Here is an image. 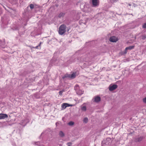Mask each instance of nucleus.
I'll use <instances>...</instances> for the list:
<instances>
[{"label": "nucleus", "mask_w": 146, "mask_h": 146, "mask_svg": "<svg viewBox=\"0 0 146 146\" xmlns=\"http://www.w3.org/2000/svg\"><path fill=\"white\" fill-rule=\"evenodd\" d=\"M66 26L65 24H62L59 27L58 29L59 34L62 35L66 32Z\"/></svg>", "instance_id": "obj_1"}, {"label": "nucleus", "mask_w": 146, "mask_h": 146, "mask_svg": "<svg viewBox=\"0 0 146 146\" xmlns=\"http://www.w3.org/2000/svg\"><path fill=\"white\" fill-rule=\"evenodd\" d=\"M111 139L108 138L104 140L102 142V146H108L111 144Z\"/></svg>", "instance_id": "obj_2"}, {"label": "nucleus", "mask_w": 146, "mask_h": 146, "mask_svg": "<svg viewBox=\"0 0 146 146\" xmlns=\"http://www.w3.org/2000/svg\"><path fill=\"white\" fill-rule=\"evenodd\" d=\"M74 89L76 91L77 94L79 95H81L83 93V91L79 90V86L78 85H76L74 86Z\"/></svg>", "instance_id": "obj_3"}, {"label": "nucleus", "mask_w": 146, "mask_h": 146, "mask_svg": "<svg viewBox=\"0 0 146 146\" xmlns=\"http://www.w3.org/2000/svg\"><path fill=\"white\" fill-rule=\"evenodd\" d=\"M101 100V98L98 96H94L92 99V101L93 102L96 103H98Z\"/></svg>", "instance_id": "obj_4"}, {"label": "nucleus", "mask_w": 146, "mask_h": 146, "mask_svg": "<svg viewBox=\"0 0 146 146\" xmlns=\"http://www.w3.org/2000/svg\"><path fill=\"white\" fill-rule=\"evenodd\" d=\"M92 7H98L99 5V3L98 0H92Z\"/></svg>", "instance_id": "obj_5"}, {"label": "nucleus", "mask_w": 146, "mask_h": 146, "mask_svg": "<svg viewBox=\"0 0 146 146\" xmlns=\"http://www.w3.org/2000/svg\"><path fill=\"white\" fill-rule=\"evenodd\" d=\"M117 87V86L116 84L110 85L109 87V89L110 91H112L116 89Z\"/></svg>", "instance_id": "obj_6"}, {"label": "nucleus", "mask_w": 146, "mask_h": 146, "mask_svg": "<svg viewBox=\"0 0 146 146\" xmlns=\"http://www.w3.org/2000/svg\"><path fill=\"white\" fill-rule=\"evenodd\" d=\"M134 46H130L125 48V50L123 52L122 54H126L127 52V50H131L134 48Z\"/></svg>", "instance_id": "obj_7"}, {"label": "nucleus", "mask_w": 146, "mask_h": 146, "mask_svg": "<svg viewBox=\"0 0 146 146\" xmlns=\"http://www.w3.org/2000/svg\"><path fill=\"white\" fill-rule=\"evenodd\" d=\"M117 38L114 36L111 37L109 39L110 42H115L117 41Z\"/></svg>", "instance_id": "obj_8"}, {"label": "nucleus", "mask_w": 146, "mask_h": 146, "mask_svg": "<svg viewBox=\"0 0 146 146\" xmlns=\"http://www.w3.org/2000/svg\"><path fill=\"white\" fill-rule=\"evenodd\" d=\"M8 117V115L6 114L0 113V119H4Z\"/></svg>", "instance_id": "obj_9"}, {"label": "nucleus", "mask_w": 146, "mask_h": 146, "mask_svg": "<svg viewBox=\"0 0 146 146\" xmlns=\"http://www.w3.org/2000/svg\"><path fill=\"white\" fill-rule=\"evenodd\" d=\"M143 136H140L137 138H136L134 141L136 142H139L141 141L143 139Z\"/></svg>", "instance_id": "obj_10"}, {"label": "nucleus", "mask_w": 146, "mask_h": 146, "mask_svg": "<svg viewBox=\"0 0 146 146\" xmlns=\"http://www.w3.org/2000/svg\"><path fill=\"white\" fill-rule=\"evenodd\" d=\"M62 107L64 109H65L66 107H69L68 104L67 103H63L62 104Z\"/></svg>", "instance_id": "obj_11"}, {"label": "nucleus", "mask_w": 146, "mask_h": 146, "mask_svg": "<svg viewBox=\"0 0 146 146\" xmlns=\"http://www.w3.org/2000/svg\"><path fill=\"white\" fill-rule=\"evenodd\" d=\"M65 15L64 13L61 12L58 15V17L59 18H60L62 17H63Z\"/></svg>", "instance_id": "obj_12"}, {"label": "nucleus", "mask_w": 146, "mask_h": 146, "mask_svg": "<svg viewBox=\"0 0 146 146\" xmlns=\"http://www.w3.org/2000/svg\"><path fill=\"white\" fill-rule=\"evenodd\" d=\"M33 143V144L37 146H40V142L39 141L34 142Z\"/></svg>", "instance_id": "obj_13"}, {"label": "nucleus", "mask_w": 146, "mask_h": 146, "mask_svg": "<svg viewBox=\"0 0 146 146\" xmlns=\"http://www.w3.org/2000/svg\"><path fill=\"white\" fill-rule=\"evenodd\" d=\"M66 78H70V74H66L62 78L63 79H64Z\"/></svg>", "instance_id": "obj_14"}, {"label": "nucleus", "mask_w": 146, "mask_h": 146, "mask_svg": "<svg viewBox=\"0 0 146 146\" xmlns=\"http://www.w3.org/2000/svg\"><path fill=\"white\" fill-rule=\"evenodd\" d=\"M59 135L61 137H63L64 136V134L62 131H60L59 133Z\"/></svg>", "instance_id": "obj_15"}, {"label": "nucleus", "mask_w": 146, "mask_h": 146, "mask_svg": "<svg viewBox=\"0 0 146 146\" xmlns=\"http://www.w3.org/2000/svg\"><path fill=\"white\" fill-rule=\"evenodd\" d=\"M81 108L82 111H85L86 110V107L85 106H81Z\"/></svg>", "instance_id": "obj_16"}, {"label": "nucleus", "mask_w": 146, "mask_h": 146, "mask_svg": "<svg viewBox=\"0 0 146 146\" xmlns=\"http://www.w3.org/2000/svg\"><path fill=\"white\" fill-rule=\"evenodd\" d=\"M88 119L87 117H85L83 120V122L85 123H87L88 122Z\"/></svg>", "instance_id": "obj_17"}, {"label": "nucleus", "mask_w": 146, "mask_h": 146, "mask_svg": "<svg viewBox=\"0 0 146 146\" xmlns=\"http://www.w3.org/2000/svg\"><path fill=\"white\" fill-rule=\"evenodd\" d=\"M76 77L75 74L74 73H73L72 74H70V78H74Z\"/></svg>", "instance_id": "obj_18"}, {"label": "nucleus", "mask_w": 146, "mask_h": 146, "mask_svg": "<svg viewBox=\"0 0 146 146\" xmlns=\"http://www.w3.org/2000/svg\"><path fill=\"white\" fill-rule=\"evenodd\" d=\"M5 44V41L2 42L1 41V40H0V46H1L3 45H4Z\"/></svg>", "instance_id": "obj_19"}, {"label": "nucleus", "mask_w": 146, "mask_h": 146, "mask_svg": "<svg viewBox=\"0 0 146 146\" xmlns=\"http://www.w3.org/2000/svg\"><path fill=\"white\" fill-rule=\"evenodd\" d=\"M74 123L73 122L70 121L68 123V124L70 126H72L74 124Z\"/></svg>", "instance_id": "obj_20"}, {"label": "nucleus", "mask_w": 146, "mask_h": 146, "mask_svg": "<svg viewBox=\"0 0 146 146\" xmlns=\"http://www.w3.org/2000/svg\"><path fill=\"white\" fill-rule=\"evenodd\" d=\"M31 9H33L34 8V6L33 4H31L29 5Z\"/></svg>", "instance_id": "obj_21"}, {"label": "nucleus", "mask_w": 146, "mask_h": 146, "mask_svg": "<svg viewBox=\"0 0 146 146\" xmlns=\"http://www.w3.org/2000/svg\"><path fill=\"white\" fill-rule=\"evenodd\" d=\"M146 38V36L145 35H143L142 36V39L143 40H144Z\"/></svg>", "instance_id": "obj_22"}, {"label": "nucleus", "mask_w": 146, "mask_h": 146, "mask_svg": "<svg viewBox=\"0 0 146 146\" xmlns=\"http://www.w3.org/2000/svg\"><path fill=\"white\" fill-rule=\"evenodd\" d=\"M72 144L71 142H68L67 143V145L68 146H71L72 145Z\"/></svg>", "instance_id": "obj_23"}, {"label": "nucleus", "mask_w": 146, "mask_h": 146, "mask_svg": "<svg viewBox=\"0 0 146 146\" xmlns=\"http://www.w3.org/2000/svg\"><path fill=\"white\" fill-rule=\"evenodd\" d=\"M142 27L143 28H146V23H144Z\"/></svg>", "instance_id": "obj_24"}, {"label": "nucleus", "mask_w": 146, "mask_h": 146, "mask_svg": "<svg viewBox=\"0 0 146 146\" xmlns=\"http://www.w3.org/2000/svg\"><path fill=\"white\" fill-rule=\"evenodd\" d=\"M143 102L144 103L146 104V97L145 98H144L143 99Z\"/></svg>", "instance_id": "obj_25"}, {"label": "nucleus", "mask_w": 146, "mask_h": 146, "mask_svg": "<svg viewBox=\"0 0 146 146\" xmlns=\"http://www.w3.org/2000/svg\"><path fill=\"white\" fill-rule=\"evenodd\" d=\"M63 92V91H60L59 92V95H62Z\"/></svg>", "instance_id": "obj_26"}, {"label": "nucleus", "mask_w": 146, "mask_h": 146, "mask_svg": "<svg viewBox=\"0 0 146 146\" xmlns=\"http://www.w3.org/2000/svg\"><path fill=\"white\" fill-rule=\"evenodd\" d=\"M39 47L38 46H36L35 47H33V48H34L38 49V47Z\"/></svg>", "instance_id": "obj_27"}, {"label": "nucleus", "mask_w": 146, "mask_h": 146, "mask_svg": "<svg viewBox=\"0 0 146 146\" xmlns=\"http://www.w3.org/2000/svg\"><path fill=\"white\" fill-rule=\"evenodd\" d=\"M42 43V42H40L39 43V44H38V45L39 47H40H40H41V44Z\"/></svg>", "instance_id": "obj_28"}, {"label": "nucleus", "mask_w": 146, "mask_h": 146, "mask_svg": "<svg viewBox=\"0 0 146 146\" xmlns=\"http://www.w3.org/2000/svg\"><path fill=\"white\" fill-rule=\"evenodd\" d=\"M68 106H73V105L72 104H68Z\"/></svg>", "instance_id": "obj_29"}, {"label": "nucleus", "mask_w": 146, "mask_h": 146, "mask_svg": "<svg viewBox=\"0 0 146 146\" xmlns=\"http://www.w3.org/2000/svg\"><path fill=\"white\" fill-rule=\"evenodd\" d=\"M113 2H116L118 0H113Z\"/></svg>", "instance_id": "obj_30"}, {"label": "nucleus", "mask_w": 146, "mask_h": 146, "mask_svg": "<svg viewBox=\"0 0 146 146\" xmlns=\"http://www.w3.org/2000/svg\"><path fill=\"white\" fill-rule=\"evenodd\" d=\"M87 22L86 21L84 23H83L84 24H86V23Z\"/></svg>", "instance_id": "obj_31"}]
</instances>
